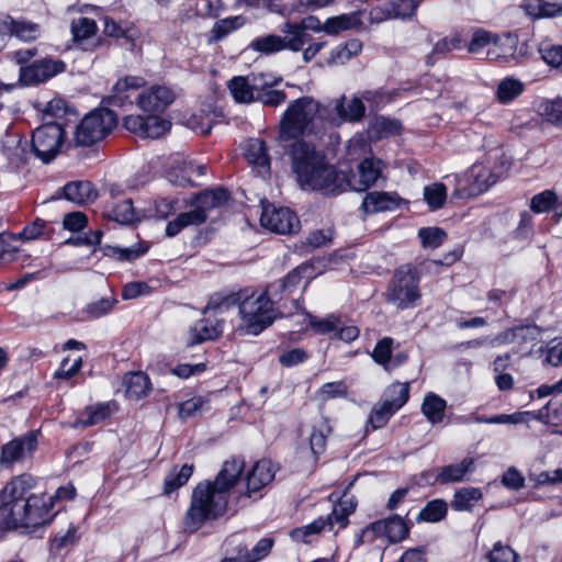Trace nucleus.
I'll use <instances>...</instances> for the list:
<instances>
[{
	"mask_svg": "<svg viewBox=\"0 0 562 562\" xmlns=\"http://www.w3.org/2000/svg\"><path fill=\"white\" fill-rule=\"evenodd\" d=\"M35 480L29 474L12 479L0 492V528H37L52 519L49 512L54 499H72L76 490L72 485L59 487L54 496L34 494Z\"/></svg>",
	"mask_w": 562,
	"mask_h": 562,
	"instance_id": "obj_1",
	"label": "nucleus"
},
{
	"mask_svg": "<svg viewBox=\"0 0 562 562\" xmlns=\"http://www.w3.org/2000/svg\"><path fill=\"white\" fill-rule=\"evenodd\" d=\"M244 468L243 459L226 460L214 482L199 484L194 488L190 508L183 519L186 529L196 531L204 521L215 519L226 512L229 490L240 477Z\"/></svg>",
	"mask_w": 562,
	"mask_h": 562,
	"instance_id": "obj_2",
	"label": "nucleus"
},
{
	"mask_svg": "<svg viewBox=\"0 0 562 562\" xmlns=\"http://www.w3.org/2000/svg\"><path fill=\"white\" fill-rule=\"evenodd\" d=\"M282 301L283 295L276 299L268 286L262 290L245 288L223 297L214 308L237 304L240 316L239 329L247 335L257 336L271 326L276 319L291 313L286 305L282 304Z\"/></svg>",
	"mask_w": 562,
	"mask_h": 562,
	"instance_id": "obj_3",
	"label": "nucleus"
},
{
	"mask_svg": "<svg viewBox=\"0 0 562 562\" xmlns=\"http://www.w3.org/2000/svg\"><path fill=\"white\" fill-rule=\"evenodd\" d=\"M292 170L304 190L324 193L344 191L345 173L326 162L325 156L304 140H295L290 148Z\"/></svg>",
	"mask_w": 562,
	"mask_h": 562,
	"instance_id": "obj_4",
	"label": "nucleus"
},
{
	"mask_svg": "<svg viewBox=\"0 0 562 562\" xmlns=\"http://www.w3.org/2000/svg\"><path fill=\"white\" fill-rule=\"evenodd\" d=\"M321 110L318 101L302 97L291 102L280 120V140H290L313 128Z\"/></svg>",
	"mask_w": 562,
	"mask_h": 562,
	"instance_id": "obj_5",
	"label": "nucleus"
},
{
	"mask_svg": "<svg viewBox=\"0 0 562 562\" xmlns=\"http://www.w3.org/2000/svg\"><path fill=\"white\" fill-rule=\"evenodd\" d=\"M116 117L109 109H98L88 113L77 125L71 144L89 147L102 140L115 126Z\"/></svg>",
	"mask_w": 562,
	"mask_h": 562,
	"instance_id": "obj_6",
	"label": "nucleus"
},
{
	"mask_svg": "<svg viewBox=\"0 0 562 562\" xmlns=\"http://www.w3.org/2000/svg\"><path fill=\"white\" fill-rule=\"evenodd\" d=\"M417 271L411 266L398 268L387 289V301L396 308L404 310L415 305L420 297Z\"/></svg>",
	"mask_w": 562,
	"mask_h": 562,
	"instance_id": "obj_7",
	"label": "nucleus"
},
{
	"mask_svg": "<svg viewBox=\"0 0 562 562\" xmlns=\"http://www.w3.org/2000/svg\"><path fill=\"white\" fill-rule=\"evenodd\" d=\"M409 397L408 383H394L387 387L384 398L371 411L369 424L372 429H379L386 425L391 416L400 409Z\"/></svg>",
	"mask_w": 562,
	"mask_h": 562,
	"instance_id": "obj_8",
	"label": "nucleus"
},
{
	"mask_svg": "<svg viewBox=\"0 0 562 562\" xmlns=\"http://www.w3.org/2000/svg\"><path fill=\"white\" fill-rule=\"evenodd\" d=\"M65 131L58 123H48L37 127L32 135V148L43 162L52 161L64 144Z\"/></svg>",
	"mask_w": 562,
	"mask_h": 562,
	"instance_id": "obj_9",
	"label": "nucleus"
},
{
	"mask_svg": "<svg viewBox=\"0 0 562 562\" xmlns=\"http://www.w3.org/2000/svg\"><path fill=\"white\" fill-rule=\"evenodd\" d=\"M260 224L277 234H292L299 229L300 221L290 209L267 204L262 206Z\"/></svg>",
	"mask_w": 562,
	"mask_h": 562,
	"instance_id": "obj_10",
	"label": "nucleus"
},
{
	"mask_svg": "<svg viewBox=\"0 0 562 562\" xmlns=\"http://www.w3.org/2000/svg\"><path fill=\"white\" fill-rule=\"evenodd\" d=\"M384 164L376 158H366L358 166V172L351 177L345 175L344 191L348 188L355 191H366L382 175Z\"/></svg>",
	"mask_w": 562,
	"mask_h": 562,
	"instance_id": "obj_11",
	"label": "nucleus"
},
{
	"mask_svg": "<svg viewBox=\"0 0 562 562\" xmlns=\"http://www.w3.org/2000/svg\"><path fill=\"white\" fill-rule=\"evenodd\" d=\"M124 127L143 138H158L166 134L171 126L168 120L157 115H128L124 119Z\"/></svg>",
	"mask_w": 562,
	"mask_h": 562,
	"instance_id": "obj_12",
	"label": "nucleus"
},
{
	"mask_svg": "<svg viewBox=\"0 0 562 562\" xmlns=\"http://www.w3.org/2000/svg\"><path fill=\"white\" fill-rule=\"evenodd\" d=\"M65 70V64L60 60L43 58L33 64L21 67V80L27 85H37Z\"/></svg>",
	"mask_w": 562,
	"mask_h": 562,
	"instance_id": "obj_13",
	"label": "nucleus"
},
{
	"mask_svg": "<svg viewBox=\"0 0 562 562\" xmlns=\"http://www.w3.org/2000/svg\"><path fill=\"white\" fill-rule=\"evenodd\" d=\"M314 277L313 266L311 263H303L290 271L283 279L267 286L276 299L283 295V300H285L299 288L303 279L311 280Z\"/></svg>",
	"mask_w": 562,
	"mask_h": 562,
	"instance_id": "obj_14",
	"label": "nucleus"
},
{
	"mask_svg": "<svg viewBox=\"0 0 562 562\" xmlns=\"http://www.w3.org/2000/svg\"><path fill=\"white\" fill-rule=\"evenodd\" d=\"M408 532V526L400 516H392L387 519L374 521L363 531L364 536L372 535L376 538H386L390 542L403 540Z\"/></svg>",
	"mask_w": 562,
	"mask_h": 562,
	"instance_id": "obj_15",
	"label": "nucleus"
},
{
	"mask_svg": "<svg viewBox=\"0 0 562 562\" xmlns=\"http://www.w3.org/2000/svg\"><path fill=\"white\" fill-rule=\"evenodd\" d=\"M175 100V93L165 86H154L143 91L137 98V104L146 112L164 111Z\"/></svg>",
	"mask_w": 562,
	"mask_h": 562,
	"instance_id": "obj_16",
	"label": "nucleus"
},
{
	"mask_svg": "<svg viewBox=\"0 0 562 562\" xmlns=\"http://www.w3.org/2000/svg\"><path fill=\"white\" fill-rule=\"evenodd\" d=\"M37 446V436L30 432L21 438L13 439L2 447L1 463L11 464L29 457Z\"/></svg>",
	"mask_w": 562,
	"mask_h": 562,
	"instance_id": "obj_17",
	"label": "nucleus"
},
{
	"mask_svg": "<svg viewBox=\"0 0 562 562\" xmlns=\"http://www.w3.org/2000/svg\"><path fill=\"white\" fill-rule=\"evenodd\" d=\"M333 122H358L364 116L366 106L360 98L341 94L333 102Z\"/></svg>",
	"mask_w": 562,
	"mask_h": 562,
	"instance_id": "obj_18",
	"label": "nucleus"
},
{
	"mask_svg": "<svg viewBox=\"0 0 562 562\" xmlns=\"http://www.w3.org/2000/svg\"><path fill=\"white\" fill-rule=\"evenodd\" d=\"M262 77V75L252 76L250 80L246 77H234L228 83V89L234 100L240 103L256 101Z\"/></svg>",
	"mask_w": 562,
	"mask_h": 562,
	"instance_id": "obj_19",
	"label": "nucleus"
},
{
	"mask_svg": "<svg viewBox=\"0 0 562 562\" xmlns=\"http://www.w3.org/2000/svg\"><path fill=\"white\" fill-rule=\"evenodd\" d=\"M276 469L270 460L258 461L246 477L247 492L251 494L268 485L274 477Z\"/></svg>",
	"mask_w": 562,
	"mask_h": 562,
	"instance_id": "obj_20",
	"label": "nucleus"
},
{
	"mask_svg": "<svg viewBox=\"0 0 562 562\" xmlns=\"http://www.w3.org/2000/svg\"><path fill=\"white\" fill-rule=\"evenodd\" d=\"M0 26L10 35H14L24 42L35 41L41 33L38 24L25 20H14L10 16L2 20Z\"/></svg>",
	"mask_w": 562,
	"mask_h": 562,
	"instance_id": "obj_21",
	"label": "nucleus"
},
{
	"mask_svg": "<svg viewBox=\"0 0 562 562\" xmlns=\"http://www.w3.org/2000/svg\"><path fill=\"white\" fill-rule=\"evenodd\" d=\"M245 158L260 173L267 172L270 167V158L267 153L266 143L260 138H250L245 146Z\"/></svg>",
	"mask_w": 562,
	"mask_h": 562,
	"instance_id": "obj_22",
	"label": "nucleus"
},
{
	"mask_svg": "<svg viewBox=\"0 0 562 562\" xmlns=\"http://www.w3.org/2000/svg\"><path fill=\"white\" fill-rule=\"evenodd\" d=\"M398 202L400 198L396 194L373 191L364 196L362 207L367 213H378L395 209Z\"/></svg>",
	"mask_w": 562,
	"mask_h": 562,
	"instance_id": "obj_23",
	"label": "nucleus"
},
{
	"mask_svg": "<svg viewBox=\"0 0 562 562\" xmlns=\"http://www.w3.org/2000/svg\"><path fill=\"white\" fill-rule=\"evenodd\" d=\"M193 206L191 211L180 213L173 221L167 224L166 235L168 237L178 235L184 227L198 226L207 220L203 211H200L196 205Z\"/></svg>",
	"mask_w": 562,
	"mask_h": 562,
	"instance_id": "obj_24",
	"label": "nucleus"
},
{
	"mask_svg": "<svg viewBox=\"0 0 562 562\" xmlns=\"http://www.w3.org/2000/svg\"><path fill=\"white\" fill-rule=\"evenodd\" d=\"M64 194L68 201L77 204L93 202L98 192L89 181H74L64 187Z\"/></svg>",
	"mask_w": 562,
	"mask_h": 562,
	"instance_id": "obj_25",
	"label": "nucleus"
},
{
	"mask_svg": "<svg viewBox=\"0 0 562 562\" xmlns=\"http://www.w3.org/2000/svg\"><path fill=\"white\" fill-rule=\"evenodd\" d=\"M145 85L142 77L127 76L120 79L113 87V94L110 95V104L122 106L130 100V92L139 89Z\"/></svg>",
	"mask_w": 562,
	"mask_h": 562,
	"instance_id": "obj_26",
	"label": "nucleus"
},
{
	"mask_svg": "<svg viewBox=\"0 0 562 562\" xmlns=\"http://www.w3.org/2000/svg\"><path fill=\"white\" fill-rule=\"evenodd\" d=\"M229 199L228 191L222 188L207 190L196 195L193 205H196L200 211H203L206 218L209 213L225 204Z\"/></svg>",
	"mask_w": 562,
	"mask_h": 562,
	"instance_id": "obj_27",
	"label": "nucleus"
},
{
	"mask_svg": "<svg viewBox=\"0 0 562 562\" xmlns=\"http://www.w3.org/2000/svg\"><path fill=\"white\" fill-rule=\"evenodd\" d=\"M223 331V325L221 322L200 319L190 329L191 345L200 344L205 340L217 338Z\"/></svg>",
	"mask_w": 562,
	"mask_h": 562,
	"instance_id": "obj_28",
	"label": "nucleus"
},
{
	"mask_svg": "<svg viewBox=\"0 0 562 562\" xmlns=\"http://www.w3.org/2000/svg\"><path fill=\"white\" fill-rule=\"evenodd\" d=\"M470 177L473 179V181L469 187V193L473 195L485 192L498 180L497 175L483 166H473L470 171Z\"/></svg>",
	"mask_w": 562,
	"mask_h": 562,
	"instance_id": "obj_29",
	"label": "nucleus"
},
{
	"mask_svg": "<svg viewBox=\"0 0 562 562\" xmlns=\"http://www.w3.org/2000/svg\"><path fill=\"white\" fill-rule=\"evenodd\" d=\"M473 467L474 459L465 458L458 464H450L441 468L436 480L440 484L460 482L468 472L473 470Z\"/></svg>",
	"mask_w": 562,
	"mask_h": 562,
	"instance_id": "obj_30",
	"label": "nucleus"
},
{
	"mask_svg": "<svg viewBox=\"0 0 562 562\" xmlns=\"http://www.w3.org/2000/svg\"><path fill=\"white\" fill-rule=\"evenodd\" d=\"M447 402L435 393H428L422 404V412L431 424L443 420Z\"/></svg>",
	"mask_w": 562,
	"mask_h": 562,
	"instance_id": "obj_31",
	"label": "nucleus"
},
{
	"mask_svg": "<svg viewBox=\"0 0 562 562\" xmlns=\"http://www.w3.org/2000/svg\"><path fill=\"white\" fill-rule=\"evenodd\" d=\"M330 432L331 427L327 418L321 417L314 423L310 436V448L314 456H318L325 450L326 439Z\"/></svg>",
	"mask_w": 562,
	"mask_h": 562,
	"instance_id": "obj_32",
	"label": "nucleus"
},
{
	"mask_svg": "<svg viewBox=\"0 0 562 562\" xmlns=\"http://www.w3.org/2000/svg\"><path fill=\"white\" fill-rule=\"evenodd\" d=\"M125 393L130 398L139 400L149 391V379L143 372L128 373L124 376Z\"/></svg>",
	"mask_w": 562,
	"mask_h": 562,
	"instance_id": "obj_33",
	"label": "nucleus"
},
{
	"mask_svg": "<svg viewBox=\"0 0 562 562\" xmlns=\"http://www.w3.org/2000/svg\"><path fill=\"white\" fill-rule=\"evenodd\" d=\"M481 498L482 492L480 488L463 487L456 492L451 507L458 512H471Z\"/></svg>",
	"mask_w": 562,
	"mask_h": 562,
	"instance_id": "obj_34",
	"label": "nucleus"
},
{
	"mask_svg": "<svg viewBox=\"0 0 562 562\" xmlns=\"http://www.w3.org/2000/svg\"><path fill=\"white\" fill-rule=\"evenodd\" d=\"M111 415L110 404H97L93 406H89L83 412L82 416L86 418H80L74 423V427H89L97 425L108 418Z\"/></svg>",
	"mask_w": 562,
	"mask_h": 562,
	"instance_id": "obj_35",
	"label": "nucleus"
},
{
	"mask_svg": "<svg viewBox=\"0 0 562 562\" xmlns=\"http://www.w3.org/2000/svg\"><path fill=\"white\" fill-rule=\"evenodd\" d=\"M249 48L263 55L276 54L283 50V37L274 34L260 36L250 42Z\"/></svg>",
	"mask_w": 562,
	"mask_h": 562,
	"instance_id": "obj_36",
	"label": "nucleus"
},
{
	"mask_svg": "<svg viewBox=\"0 0 562 562\" xmlns=\"http://www.w3.org/2000/svg\"><path fill=\"white\" fill-rule=\"evenodd\" d=\"M358 24H360V21L357 14L350 13L327 19L323 24V29L327 34L336 35L341 31L353 29Z\"/></svg>",
	"mask_w": 562,
	"mask_h": 562,
	"instance_id": "obj_37",
	"label": "nucleus"
},
{
	"mask_svg": "<svg viewBox=\"0 0 562 562\" xmlns=\"http://www.w3.org/2000/svg\"><path fill=\"white\" fill-rule=\"evenodd\" d=\"M244 24L245 19L241 15L222 19L217 21L211 30L210 41L218 42Z\"/></svg>",
	"mask_w": 562,
	"mask_h": 562,
	"instance_id": "obj_38",
	"label": "nucleus"
},
{
	"mask_svg": "<svg viewBox=\"0 0 562 562\" xmlns=\"http://www.w3.org/2000/svg\"><path fill=\"white\" fill-rule=\"evenodd\" d=\"M194 172H199L201 175L204 173V167L193 166V165H183L177 168H173L169 172V180L176 186L180 187H191L194 186V181L192 180V175Z\"/></svg>",
	"mask_w": 562,
	"mask_h": 562,
	"instance_id": "obj_39",
	"label": "nucleus"
},
{
	"mask_svg": "<svg viewBox=\"0 0 562 562\" xmlns=\"http://www.w3.org/2000/svg\"><path fill=\"white\" fill-rule=\"evenodd\" d=\"M541 328L536 325L517 326L515 327V345L516 351H524L528 345L533 346L539 339Z\"/></svg>",
	"mask_w": 562,
	"mask_h": 562,
	"instance_id": "obj_40",
	"label": "nucleus"
},
{
	"mask_svg": "<svg viewBox=\"0 0 562 562\" xmlns=\"http://www.w3.org/2000/svg\"><path fill=\"white\" fill-rule=\"evenodd\" d=\"M448 505L442 499H434L419 512L417 520L426 522L440 521L447 515Z\"/></svg>",
	"mask_w": 562,
	"mask_h": 562,
	"instance_id": "obj_41",
	"label": "nucleus"
},
{
	"mask_svg": "<svg viewBox=\"0 0 562 562\" xmlns=\"http://www.w3.org/2000/svg\"><path fill=\"white\" fill-rule=\"evenodd\" d=\"M524 91V83L515 78H505L502 80L496 90L497 99L502 103L513 101Z\"/></svg>",
	"mask_w": 562,
	"mask_h": 562,
	"instance_id": "obj_42",
	"label": "nucleus"
},
{
	"mask_svg": "<svg viewBox=\"0 0 562 562\" xmlns=\"http://www.w3.org/2000/svg\"><path fill=\"white\" fill-rule=\"evenodd\" d=\"M276 83L277 81L267 82L262 80L260 82V89L257 92L256 101H260L262 104L268 106H278L284 103L286 94L283 91L267 89V87H271Z\"/></svg>",
	"mask_w": 562,
	"mask_h": 562,
	"instance_id": "obj_43",
	"label": "nucleus"
},
{
	"mask_svg": "<svg viewBox=\"0 0 562 562\" xmlns=\"http://www.w3.org/2000/svg\"><path fill=\"white\" fill-rule=\"evenodd\" d=\"M529 412L515 413L512 415H496V416H482L479 414H472L470 419L476 424H520L526 422V417L530 416Z\"/></svg>",
	"mask_w": 562,
	"mask_h": 562,
	"instance_id": "obj_44",
	"label": "nucleus"
},
{
	"mask_svg": "<svg viewBox=\"0 0 562 562\" xmlns=\"http://www.w3.org/2000/svg\"><path fill=\"white\" fill-rule=\"evenodd\" d=\"M108 217L112 221H115L120 224H132L134 223L136 217V212L133 207V202L131 199H126L115 205L111 211L108 213Z\"/></svg>",
	"mask_w": 562,
	"mask_h": 562,
	"instance_id": "obj_45",
	"label": "nucleus"
},
{
	"mask_svg": "<svg viewBox=\"0 0 562 562\" xmlns=\"http://www.w3.org/2000/svg\"><path fill=\"white\" fill-rule=\"evenodd\" d=\"M273 546V540L263 538L259 540L251 551H239L237 558L239 562H257L269 554Z\"/></svg>",
	"mask_w": 562,
	"mask_h": 562,
	"instance_id": "obj_46",
	"label": "nucleus"
},
{
	"mask_svg": "<svg viewBox=\"0 0 562 562\" xmlns=\"http://www.w3.org/2000/svg\"><path fill=\"white\" fill-rule=\"evenodd\" d=\"M193 473V465L184 464L179 471L173 469L165 479V493L170 494L184 485Z\"/></svg>",
	"mask_w": 562,
	"mask_h": 562,
	"instance_id": "obj_47",
	"label": "nucleus"
},
{
	"mask_svg": "<svg viewBox=\"0 0 562 562\" xmlns=\"http://www.w3.org/2000/svg\"><path fill=\"white\" fill-rule=\"evenodd\" d=\"M336 524L333 516L329 514L326 518L319 517L310 525L292 531V537L295 539H303L307 535H316L324 530H331Z\"/></svg>",
	"mask_w": 562,
	"mask_h": 562,
	"instance_id": "obj_48",
	"label": "nucleus"
},
{
	"mask_svg": "<svg viewBox=\"0 0 562 562\" xmlns=\"http://www.w3.org/2000/svg\"><path fill=\"white\" fill-rule=\"evenodd\" d=\"M308 319L310 327L314 330L315 334L325 335L333 331H337L341 322L335 315H329L325 318H318L311 314H306Z\"/></svg>",
	"mask_w": 562,
	"mask_h": 562,
	"instance_id": "obj_49",
	"label": "nucleus"
},
{
	"mask_svg": "<svg viewBox=\"0 0 562 562\" xmlns=\"http://www.w3.org/2000/svg\"><path fill=\"white\" fill-rule=\"evenodd\" d=\"M424 198L431 210L443 206L447 199V190L443 183H432L424 188Z\"/></svg>",
	"mask_w": 562,
	"mask_h": 562,
	"instance_id": "obj_50",
	"label": "nucleus"
},
{
	"mask_svg": "<svg viewBox=\"0 0 562 562\" xmlns=\"http://www.w3.org/2000/svg\"><path fill=\"white\" fill-rule=\"evenodd\" d=\"M497 42L498 36L496 34L483 29H475L472 33V38L468 44V52L471 54H476L491 43L496 44Z\"/></svg>",
	"mask_w": 562,
	"mask_h": 562,
	"instance_id": "obj_51",
	"label": "nucleus"
},
{
	"mask_svg": "<svg viewBox=\"0 0 562 562\" xmlns=\"http://www.w3.org/2000/svg\"><path fill=\"white\" fill-rule=\"evenodd\" d=\"M558 203V195L552 190H544L532 196L530 209L535 213L549 212Z\"/></svg>",
	"mask_w": 562,
	"mask_h": 562,
	"instance_id": "obj_52",
	"label": "nucleus"
},
{
	"mask_svg": "<svg viewBox=\"0 0 562 562\" xmlns=\"http://www.w3.org/2000/svg\"><path fill=\"white\" fill-rule=\"evenodd\" d=\"M97 23L88 18H79L71 22L74 40L79 42L93 36L97 32Z\"/></svg>",
	"mask_w": 562,
	"mask_h": 562,
	"instance_id": "obj_53",
	"label": "nucleus"
},
{
	"mask_svg": "<svg viewBox=\"0 0 562 562\" xmlns=\"http://www.w3.org/2000/svg\"><path fill=\"white\" fill-rule=\"evenodd\" d=\"M78 540L77 528L69 524L66 529L58 531L50 542V549L60 551L74 546Z\"/></svg>",
	"mask_w": 562,
	"mask_h": 562,
	"instance_id": "obj_54",
	"label": "nucleus"
},
{
	"mask_svg": "<svg viewBox=\"0 0 562 562\" xmlns=\"http://www.w3.org/2000/svg\"><path fill=\"white\" fill-rule=\"evenodd\" d=\"M424 248H438L447 237L445 231L438 227H424L418 232Z\"/></svg>",
	"mask_w": 562,
	"mask_h": 562,
	"instance_id": "obj_55",
	"label": "nucleus"
},
{
	"mask_svg": "<svg viewBox=\"0 0 562 562\" xmlns=\"http://www.w3.org/2000/svg\"><path fill=\"white\" fill-rule=\"evenodd\" d=\"M292 25L293 24L290 22L284 24L283 32L285 36L283 37V49L299 52L305 44L306 34L302 33L300 30L292 29Z\"/></svg>",
	"mask_w": 562,
	"mask_h": 562,
	"instance_id": "obj_56",
	"label": "nucleus"
},
{
	"mask_svg": "<svg viewBox=\"0 0 562 562\" xmlns=\"http://www.w3.org/2000/svg\"><path fill=\"white\" fill-rule=\"evenodd\" d=\"M348 387L342 381L325 383L317 392V396L322 402L331 398L346 397Z\"/></svg>",
	"mask_w": 562,
	"mask_h": 562,
	"instance_id": "obj_57",
	"label": "nucleus"
},
{
	"mask_svg": "<svg viewBox=\"0 0 562 562\" xmlns=\"http://www.w3.org/2000/svg\"><path fill=\"white\" fill-rule=\"evenodd\" d=\"M356 509V503L352 499H341L338 506L334 507L331 516L338 528H345L348 525V516Z\"/></svg>",
	"mask_w": 562,
	"mask_h": 562,
	"instance_id": "obj_58",
	"label": "nucleus"
},
{
	"mask_svg": "<svg viewBox=\"0 0 562 562\" xmlns=\"http://www.w3.org/2000/svg\"><path fill=\"white\" fill-rule=\"evenodd\" d=\"M490 562H517L518 554L506 544L502 542H496L488 553Z\"/></svg>",
	"mask_w": 562,
	"mask_h": 562,
	"instance_id": "obj_59",
	"label": "nucleus"
},
{
	"mask_svg": "<svg viewBox=\"0 0 562 562\" xmlns=\"http://www.w3.org/2000/svg\"><path fill=\"white\" fill-rule=\"evenodd\" d=\"M115 303L116 301L112 299H101L88 304L83 312L88 315L89 318H99L108 314L113 308Z\"/></svg>",
	"mask_w": 562,
	"mask_h": 562,
	"instance_id": "obj_60",
	"label": "nucleus"
},
{
	"mask_svg": "<svg viewBox=\"0 0 562 562\" xmlns=\"http://www.w3.org/2000/svg\"><path fill=\"white\" fill-rule=\"evenodd\" d=\"M463 38L459 33H454L451 36H447L438 41L434 48L432 54L445 55L454 49H459L462 45Z\"/></svg>",
	"mask_w": 562,
	"mask_h": 562,
	"instance_id": "obj_61",
	"label": "nucleus"
},
{
	"mask_svg": "<svg viewBox=\"0 0 562 562\" xmlns=\"http://www.w3.org/2000/svg\"><path fill=\"white\" fill-rule=\"evenodd\" d=\"M418 7L417 0H398L392 3V13L395 18L409 19Z\"/></svg>",
	"mask_w": 562,
	"mask_h": 562,
	"instance_id": "obj_62",
	"label": "nucleus"
},
{
	"mask_svg": "<svg viewBox=\"0 0 562 562\" xmlns=\"http://www.w3.org/2000/svg\"><path fill=\"white\" fill-rule=\"evenodd\" d=\"M373 128L379 137H384L400 133L402 126L398 121L381 116L375 120Z\"/></svg>",
	"mask_w": 562,
	"mask_h": 562,
	"instance_id": "obj_63",
	"label": "nucleus"
},
{
	"mask_svg": "<svg viewBox=\"0 0 562 562\" xmlns=\"http://www.w3.org/2000/svg\"><path fill=\"white\" fill-rule=\"evenodd\" d=\"M543 106L548 120L562 127V98L548 102Z\"/></svg>",
	"mask_w": 562,
	"mask_h": 562,
	"instance_id": "obj_64",
	"label": "nucleus"
}]
</instances>
